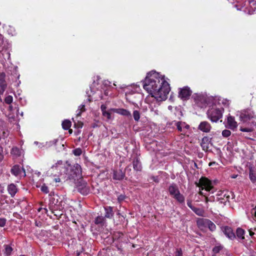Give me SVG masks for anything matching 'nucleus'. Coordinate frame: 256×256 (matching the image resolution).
<instances>
[{
    "label": "nucleus",
    "mask_w": 256,
    "mask_h": 256,
    "mask_svg": "<svg viewBox=\"0 0 256 256\" xmlns=\"http://www.w3.org/2000/svg\"><path fill=\"white\" fill-rule=\"evenodd\" d=\"M143 87L158 102L166 100L170 91V84L164 80V76L156 71H152L148 74Z\"/></svg>",
    "instance_id": "nucleus-1"
},
{
    "label": "nucleus",
    "mask_w": 256,
    "mask_h": 256,
    "mask_svg": "<svg viewBox=\"0 0 256 256\" xmlns=\"http://www.w3.org/2000/svg\"><path fill=\"white\" fill-rule=\"evenodd\" d=\"M168 191L170 196L176 200L180 204L184 203L185 200L184 197L180 194L178 186L176 184H171L168 188Z\"/></svg>",
    "instance_id": "nucleus-2"
},
{
    "label": "nucleus",
    "mask_w": 256,
    "mask_h": 256,
    "mask_svg": "<svg viewBox=\"0 0 256 256\" xmlns=\"http://www.w3.org/2000/svg\"><path fill=\"white\" fill-rule=\"evenodd\" d=\"M196 184L197 186L200 188L199 194L200 195H204L202 191V190L204 189L207 192H210L211 190H212L214 188L212 186V182L206 178H201L198 182H196Z\"/></svg>",
    "instance_id": "nucleus-3"
},
{
    "label": "nucleus",
    "mask_w": 256,
    "mask_h": 256,
    "mask_svg": "<svg viewBox=\"0 0 256 256\" xmlns=\"http://www.w3.org/2000/svg\"><path fill=\"white\" fill-rule=\"evenodd\" d=\"M238 113L239 114H238L237 115L239 116L240 120L244 123L252 120L256 117L254 111L251 109L244 110Z\"/></svg>",
    "instance_id": "nucleus-4"
},
{
    "label": "nucleus",
    "mask_w": 256,
    "mask_h": 256,
    "mask_svg": "<svg viewBox=\"0 0 256 256\" xmlns=\"http://www.w3.org/2000/svg\"><path fill=\"white\" fill-rule=\"evenodd\" d=\"M223 110V108H212L208 111V116L212 122H217L222 118Z\"/></svg>",
    "instance_id": "nucleus-5"
},
{
    "label": "nucleus",
    "mask_w": 256,
    "mask_h": 256,
    "mask_svg": "<svg viewBox=\"0 0 256 256\" xmlns=\"http://www.w3.org/2000/svg\"><path fill=\"white\" fill-rule=\"evenodd\" d=\"M198 225L200 228L204 226L208 228L211 231H214L216 228V226L212 221L208 219L201 218L198 221Z\"/></svg>",
    "instance_id": "nucleus-6"
},
{
    "label": "nucleus",
    "mask_w": 256,
    "mask_h": 256,
    "mask_svg": "<svg viewBox=\"0 0 256 256\" xmlns=\"http://www.w3.org/2000/svg\"><path fill=\"white\" fill-rule=\"evenodd\" d=\"M82 168L80 165L78 164H74L72 168L70 178L76 179L82 177Z\"/></svg>",
    "instance_id": "nucleus-7"
},
{
    "label": "nucleus",
    "mask_w": 256,
    "mask_h": 256,
    "mask_svg": "<svg viewBox=\"0 0 256 256\" xmlns=\"http://www.w3.org/2000/svg\"><path fill=\"white\" fill-rule=\"evenodd\" d=\"M192 93V90L188 86H184L182 88H180L179 91L178 96L179 97L184 100H186L189 98Z\"/></svg>",
    "instance_id": "nucleus-8"
},
{
    "label": "nucleus",
    "mask_w": 256,
    "mask_h": 256,
    "mask_svg": "<svg viewBox=\"0 0 256 256\" xmlns=\"http://www.w3.org/2000/svg\"><path fill=\"white\" fill-rule=\"evenodd\" d=\"M176 125L178 131L181 132L182 134L184 136L187 134L188 130L190 128L189 125L182 122H176Z\"/></svg>",
    "instance_id": "nucleus-9"
},
{
    "label": "nucleus",
    "mask_w": 256,
    "mask_h": 256,
    "mask_svg": "<svg viewBox=\"0 0 256 256\" xmlns=\"http://www.w3.org/2000/svg\"><path fill=\"white\" fill-rule=\"evenodd\" d=\"M226 127L232 130H234L237 128L238 123L234 117L231 116H228Z\"/></svg>",
    "instance_id": "nucleus-10"
},
{
    "label": "nucleus",
    "mask_w": 256,
    "mask_h": 256,
    "mask_svg": "<svg viewBox=\"0 0 256 256\" xmlns=\"http://www.w3.org/2000/svg\"><path fill=\"white\" fill-rule=\"evenodd\" d=\"M78 190L82 194H86L88 191L87 184L83 180L79 182L78 185Z\"/></svg>",
    "instance_id": "nucleus-11"
},
{
    "label": "nucleus",
    "mask_w": 256,
    "mask_h": 256,
    "mask_svg": "<svg viewBox=\"0 0 256 256\" xmlns=\"http://www.w3.org/2000/svg\"><path fill=\"white\" fill-rule=\"evenodd\" d=\"M211 126L208 122H202L198 126V129L204 132H208L211 130Z\"/></svg>",
    "instance_id": "nucleus-12"
},
{
    "label": "nucleus",
    "mask_w": 256,
    "mask_h": 256,
    "mask_svg": "<svg viewBox=\"0 0 256 256\" xmlns=\"http://www.w3.org/2000/svg\"><path fill=\"white\" fill-rule=\"evenodd\" d=\"M6 74L4 72H0V94H2L6 88L5 80Z\"/></svg>",
    "instance_id": "nucleus-13"
},
{
    "label": "nucleus",
    "mask_w": 256,
    "mask_h": 256,
    "mask_svg": "<svg viewBox=\"0 0 256 256\" xmlns=\"http://www.w3.org/2000/svg\"><path fill=\"white\" fill-rule=\"evenodd\" d=\"M210 139L208 136H204L202 138L200 146L203 150L207 152L209 150Z\"/></svg>",
    "instance_id": "nucleus-14"
},
{
    "label": "nucleus",
    "mask_w": 256,
    "mask_h": 256,
    "mask_svg": "<svg viewBox=\"0 0 256 256\" xmlns=\"http://www.w3.org/2000/svg\"><path fill=\"white\" fill-rule=\"evenodd\" d=\"M223 232L225 235L229 238L232 240L235 238L236 236L232 228L228 226H225L223 228Z\"/></svg>",
    "instance_id": "nucleus-15"
},
{
    "label": "nucleus",
    "mask_w": 256,
    "mask_h": 256,
    "mask_svg": "<svg viewBox=\"0 0 256 256\" xmlns=\"http://www.w3.org/2000/svg\"><path fill=\"white\" fill-rule=\"evenodd\" d=\"M6 116L8 117L9 121L10 122H14L15 121V116L13 110L12 106H10L8 109Z\"/></svg>",
    "instance_id": "nucleus-16"
},
{
    "label": "nucleus",
    "mask_w": 256,
    "mask_h": 256,
    "mask_svg": "<svg viewBox=\"0 0 256 256\" xmlns=\"http://www.w3.org/2000/svg\"><path fill=\"white\" fill-rule=\"evenodd\" d=\"M111 110L124 116H131V113L130 112L124 108H114L112 109Z\"/></svg>",
    "instance_id": "nucleus-17"
},
{
    "label": "nucleus",
    "mask_w": 256,
    "mask_h": 256,
    "mask_svg": "<svg viewBox=\"0 0 256 256\" xmlns=\"http://www.w3.org/2000/svg\"><path fill=\"white\" fill-rule=\"evenodd\" d=\"M124 174L121 170L114 171V172L113 178L116 180H121L124 178Z\"/></svg>",
    "instance_id": "nucleus-18"
},
{
    "label": "nucleus",
    "mask_w": 256,
    "mask_h": 256,
    "mask_svg": "<svg viewBox=\"0 0 256 256\" xmlns=\"http://www.w3.org/2000/svg\"><path fill=\"white\" fill-rule=\"evenodd\" d=\"M104 210L106 212L104 217L107 218H112L114 214L112 208L111 206H106L104 208Z\"/></svg>",
    "instance_id": "nucleus-19"
},
{
    "label": "nucleus",
    "mask_w": 256,
    "mask_h": 256,
    "mask_svg": "<svg viewBox=\"0 0 256 256\" xmlns=\"http://www.w3.org/2000/svg\"><path fill=\"white\" fill-rule=\"evenodd\" d=\"M8 193L11 195L12 197H14L16 194V186L13 184H10L8 186Z\"/></svg>",
    "instance_id": "nucleus-20"
},
{
    "label": "nucleus",
    "mask_w": 256,
    "mask_h": 256,
    "mask_svg": "<svg viewBox=\"0 0 256 256\" xmlns=\"http://www.w3.org/2000/svg\"><path fill=\"white\" fill-rule=\"evenodd\" d=\"M222 194H223L222 198H224V200L228 201L230 198H233V194L231 192L228 190H223L222 192Z\"/></svg>",
    "instance_id": "nucleus-21"
},
{
    "label": "nucleus",
    "mask_w": 256,
    "mask_h": 256,
    "mask_svg": "<svg viewBox=\"0 0 256 256\" xmlns=\"http://www.w3.org/2000/svg\"><path fill=\"white\" fill-rule=\"evenodd\" d=\"M26 176V172L23 168V166H17V176H18L20 178H24Z\"/></svg>",
    "instance_id": "nucleus-22"
},
{
    "label": "nucleus",
    "mask_w": 256,
    "mask_h": 256,
    "mask_svg": "<svg viewBox=\"0 0 256 256\" xmlns=\"http://www.w3.org/2000/svg\"><path fill=\"white\" fill-rule=\"evenodd\" d=\"M133 168L137 171H140L142 170L141 164L138 158L134 160L133 161Z\"/></svg>",
    "instance_id": "nucleus-23"
},
{
    "label": "nucleus",
    "mask_w": 256,
    "mask_h": 256,
    "mask_svg": "<svg viewBox=\"0 0 256 256\" xmlns=\"http://www.w3.org/2000/svg\"><path fill=\"white\" fill-rule=\"evenodd\" d=\"M236 233L237 236L239 238L242 239V240H244V231L242 228H238L236 230Z\"/></svg>",
    "instance_id": "nucleus-24"
},
{
    "label": "nucleus",
    "mask_w": 256,
    "mask_h": 256,
    "mask_svg": "<svg viewBox=\"0 0 256 256\" xmlns=\"http://www.w3.org/2000/svg\"><path fill=\"white\" fill-rule=\"evenodd\" d=\"M62 128L65 130H68L71 126V122L67 120L63 121L62 123Z\"/></svg>",
    "instance_id": "nucleus-25"
},
{
    "label": "nucleus",
    "mask_w": 256,
    "mask_h": 256,
    "mask_svg": "<svg viewBox=\"0 0 256 256\" xmlns=\"http://www.w3.org/2000/svg\"><path fill=\"white\" fill-rule=\"evenodd\" d=\"M192 210L199 216H202L204 214V210L202 208L194 206Z\"/></svg>",
    "instance_id": "nucleus-26"
},
{
    "label": "nucleus",
    "mask_w": 256,
    "mask_h": 256,
    "mask_svg": "<svg viewBox=\"0 0 256 256\" xmlns=\"http://www.w3.org/2000/svg\"><path fill=\"white\" fill-rule=\"evenodd\" d=\"M104 220H105V219H104V218L102 216H97L95 220H94V222L96 224H104Z\"/></svg>",
    "instance_id": "nucleus-27"
},
{
    "label": "nucleus",
    "mask_w": 256,
    "mask_h": 256,
    "mask_svg": "<svg viewBox=\"0 0 256 256\" xmlns=\"http://www.w3.org/2000/svg\"><path fill=\"white\" fill-rule=\"evenodd\" d=\"M4 247V254L7 256L10 255L12 252V248L9 245L5 244Z\"/></svg>",
    "instance_id": "nucleus-28"
},
{
    "label": "nucleus",
    "mask_w": 256,
    "mask_h": 256,
    "mask_svg": "<svg viewBox=\"0 0 256 256\" xmlns=\"http://www.w3.org/2000/svg\"><path fill=\"white\" fill-rule=\"evenodd\" d=\"M173 112L176 116L178 119H180V117L182 116V112L180 110V108H174V111H173Z\"/></svg>",
    "instance_id": "nucleus-29"
},
{
    "label": "nucleus",
    "mask_w": 256,
    "mask_h": 256,
    "mask_svg": "<svg viewBox=\"0 0 256 256\" xmlns=\"http://www.w3.org/2000/svg\"><path fill=\"white\" fill-rule=\"evenodd\" d=\"M249 178L252 182L254 183L256 182V174L252 170L250 171Z\"/></svg>",
    "instance_id": "nucleus-30"
},
{
    "label": "nucleus",
    "mask_w": 256,
    "mask_h": 256,
    "mask_svg": "<svg viewBox=\"0 0 256 256\" xmlns=\"http://www.w3.org/2000/svg\"><path fill=\"white\" fill-rule=\"evenodd\" d=\"M133 116L134 120L138 122L140 118V112L136 110H134L133 112Z\"/></svg>",
    "instance_id": "nucleus-31"
},
{
    "label": "nucleus",
    "mask_w": 256,
    "mask_h": 256,
    "mask_svg": "<svg viewBox=\"0 0 256 256\" xmlns=\"http://www.w3.org/2000/svg\"><path fill=\"white\" fill-rule=\"evenodd\" d=\"M24 154V150L22 149L18 150L17 149V158L18 156L20 157V160L23 161V158Z\"/></svg>",
    "instance_id": "nucleus-32"
},
{
    "label": "nucleus",
    "mask_w": 256,
    "mask_h": 256,
    "mask_svg": "<svg viewBox=\"0 0 256 256\" xmlns=\"http://www.w3.org/2000/svg\"><path fill=\"white\" fill-rule=\"evenodd\" d=\"M58 142V140L57 139H54L52 140H51V141H50V142H46V148H48V147H50L51 146H52L54 145V144H56V143L57 142Z\"/></svg>",
    "instance_id": "nucleus-33"
},
{
    "label": "nucleus",
    "mask_w": 256,
    "mask_h": 256,
    "mask_svg": "<svg viewBox=\"0 0 256 256\" xmlns=\"http://www.w3.org/2000/svg\"><path fill=\"white\" fill-rule=\"evenodd\" d=\"M222 246L220 245L216 246L212 249V251L214 254H217L222 249Z\"/></svg>",
    "instance_id": "nucleus-34"
},
{
    "label": "nucleus",
    "mask_w": 256,
    "mask_h": 256,
    "mask_svg": "<svg viewBox=\"0 0 256 256\" xmlns=\"http://www.w3.org/2000/svg\"><path fill=\"white\" fill-rule=\"evenodd\" d=\"M231 134V132L230 130H224L222 132V136L224 138H228Z\"/></svg>",
    "instance_id": "nucleus-35"
},
{
    "label": "nucleus",
    "mask_w": 256,
    "mask_h": 256,
    "mask_svg": "<svg viewBox=\"0 0 256 256\" xmlns=\"http://www.w3.org/2000/svg\"><path fill=\"white\" fill-rule=\"evenodd\" d=\"M73 154L76 156H80L82 153V150L80 148H77L73 150Z\"/></svg>",
    "instance_id": "nucleus-36"
},
{
    "label": "nucleus",
    "mask_w": 256,
    "mask_h": 256,
    "mask_svg": "<svg viewBox=\"0 0 256 256\" xmlns=\"http://www.w3.org/2000/svg\"><path fill=\"white\" fill-rule=\"evenodd\" d=\"M102 115L108 120H110L111 118V112L109 110L104 111V112L102 113Z\"/></svg>",
    "instance_id": "nucleus-37"
},
{
    "label": "nucleus",
    "mask_w": 256,
    "mask_h": 256,
    "mask_svg": "<svg viewBox=\"0 0 256 256\" xmlns=\"http://www.w3.org/2000/svg\"><path fill=\"white\" fill-rule=\"evenodd\" d=\"M12 96H8L5 98L4 101L6 103L8 104H10L12 102Z\"/></svg>",
    "instance_id": "nucleus-38"
},
{
    "label": "nucleus",
    "mask_w": 256,
    "mask_h": 256,
    "mask_svg": "<svg viewBox=\"0 0 256 256\" xmlns=\"http://www.w3.org/2000/svg\"><path fill=\"white\" fill-rule=\"evenodd\" d=\"M240 130L242 132H252L253 130V129L252 128H249V127L248 128H244L241 127Z\"/></svg>",
    "instance_id": "nucleus-39"
},
{
    "label": "nucleus",
    "mask_w": 256,
    "mask_h": 256,
    "mask_svg": "<svg viewBox=\"0 0 256 256\" xmlns=\"http://www.w3.org/2000/svg\"><path fill=\"white\" fill-rule=\"evenodd\" d=\"M41 190L46 194H48L49 192L48 186H46L44 184L42 186L41 188Z\"/></svg>",
    "instance_id": "nucleus-40"
},
{
    "label": "nucleus",
    "mask_w": 256,
    "mask_h": 256,
    "mask_svg": "<svg viewBox=\"0 0 256 256\" xmlns=\"http://www.w3.org/2000/svg\"><path fill=\"white\" fill-rule=\"evenodd\" d=\"M34 144L38 146V148H42L46 147V143H40L38 142H34Z\"/></svg>",
    "instance_id": "nucleus-41"
},
{
    "label": "nucleus",
    "mask_w": 256,
    "mask_h": 256,
    "mask_svg": "<svg viewBox=\"0 0 256 256\" xmlns=\"http://www.w3.org/2000/svg\"><path fill=\"white\" fill-rule=\"evenodd\" d=\"M4 159V150L3 148L0 146V162Z\"/></svg>",
    "instance_id": "nucleus-42"
},
{
    "label": "nucleus",
    "mask_w": 256,
    "mask_h": 256,
    "mask_svg": "<svg viewBox=\"0 0 256 256\" xmlns=\"http://www.w3.org/2000/svg\"><path fill=\"white\" fill-rule=\"evenodd\" d=\"M6 220L4 218H0V226L3 227L6 224Z\"/></svg>",
    "instance_id": "nucleus-43"
},
{
    "label": "nucleus",
    "mask_w": 256,
    "mask_h": 256,
    "mask_svg": "<svg viewBox=\"0 0 256 256\" xmlns=\"http://www.w3.org/2000/svg\"><path fill=\"white\" fill-rule=\"evenodd\" d=\"M176 256H182V250L181 249H176Z\"/></svg>",
    "instance_id": "nucleus-44"
},
{
    "label": "nucleus",
    "mask_w": 256,
    "mask_h": 256,
    "mask_svg": "<svg viewBox=\"0 0 256 256\" xmlns=\"http://www.w3.org/2000/svg\"><path fill=\"white\" fill-rule=\"evenodd\" d=\"M80 110L81 112H84L85 111V106L84 104H82L79 106L78 111Z\"/></svg>",
    "instance_id": "nucleus-45"
},
{
    "label": "nucleus",
    "mask_w": 256,
    "mask_h": 256,
    "mask_svg": "<svg viewBox=\"0 0 256 256\" xmlns=\"http://www.w3.org/2000/svg\"><path fill=\"white\" fill-rule=\"evenodd\" d=\"M187 205L191 209H192L194 206H192V201L190 200H187Z\"/></svg>",
    "instance_id": "nucleus-46"
},
{
    "label": "nucleus",
    "mask_w": 256,
    "mask_h": 256,
    "mask_svg": "<svg viewBox=\"0 0 256 256\" xmlns=\"http://www.w3.org/2000/svg\"><path fill=\"white\" fill-rule=\"evenodd\" d=\"M151 111L154 113V114H158L159 110L158 109L154 110V108H151Z\"/></svg>",
    "instance_id": "nucleus-47"
},
{
    "label": "nucleus",
    "mask_w": 256,
    "mask_h": 256,
    "mask_svg": "<svg viewBox=\"0 0 256 256\" xmlns=\"http://www.w3.org/2000/svg\"><path fill=\"white\" fill-rule=\"evenodd\" d=\"M214 199V197H212V198H208V197H206L205 201H206V203H208V202H212V201H213Z\"/></svg>",
    "instance_id": "nucleus-48"
},
{
    "label": "nucleus",
    "mask_w": 256,
    "mask_h": 256,
    "mask_svg": "<svg viewBox=\"0 0 256 256\" xmlns=\"http://www.w3.org/2000/svg\"><path fill=\"white\" fill-rule=\"evenodd\" d=\"M124 198H125V196H124V195H120L118 197V202H122V201L124 200Z\"/></svg>",
    "instance_id": "nucleus-49"
},
{
    "label": "nucleus",
    "mask_w": 256,
    "mask_h": 256,
    "mask_svg": "<svg viewBox=\"0 0 256 256\" xmlns=\"http://www.w3.org/2000/svg\"><path fill=\"white\" fill-rule=\"evenodd\" d=\"M16 166H14L11 169V172L14 175L16 176Z\"/></svg>",
    "instance_id": "nucleus-50"
},
{
    "label": "nucleus",
    "mask_w": 256,
    "mask_h": 256,
    "mask_svg": "<svg viewBox=\"0 0 256 256\" xmlns=\"http://www.w3.org/2000/svg\"><path fill=\"white\" fill-rule=\"evenodd\" d=\"M100 108H101V110H102V113H103L104 112V111H106V107L105 105L104 104H102L100 106Z\"/></svg>",
    "instance_id": "nucleus-51"
},
{
    "label": "nucleus",
    "mask_w": 256,
    "mask_h": 256,
    "mask_svg": "<svg viewBox=\"0 0 256 256\" xmlns=\"http://www.w3.org/2000/svg\"><path fill=\"white\" fill-rule=\"evenodd\" d=\"M252 214L256 218V208H253L252 210Z\"/></svg>",
    "instance_id": "nucleus-52"
},
{
    "label": "nucleus",
    "mask_w": 256,
    "mask_h": 256,
    "mask_svg": "<svg viewBox=\"0 0 256 256\" xmlns=\"http://www.w3.org/2000/svg\"><path fill=\"white\" fill-rule=\"evenodd\" d=\"M222 191H220L218 192V196H220V198H222V200H224V198H222L223 196V194H222Z\"/></svg>",
    "instance_id": "nucleus-53"
},
{
    "label": "nucleus",
    "mask_w": 256,
    "mask_h": 256,
    "mask_svg": "<svg viewBox=\"0 0 256 256\" xmlns=\"http://www.w3.org/2000/svg\"><path fill=\"white\" fill-rule=\"evenodd\" d=\"M222 191H220L218 192V196H220V198H222V200H224V198H222L223 196V194H222Z\"/></svg>",
    "instance_id": "nucleus-54"
},
{
    "label": "nucleus",
    "mask_w": 256,
    "mask_h": 256,
    "mask_svg": "<svg viewBox=\"0 0 256 256\" xmlns=\"http://www.w3.org/2000/svg\"><path fill=\"white\" fill-rule=\"evenodd\" d=\"M222 104L224 105L228 106L230 104L229 101L227 100H223Z\"/></svg>",
    "instance_id": "nucleus-55"
},
{
    "label": "nucleus",
    "mask_w": 256,
    "mask_h": 256,
    "mask_svg": "<svg viewBox=\"0 0 256 256\" xmlns=\"http://www.w3.org/2000/svg\"><path fill=\"white\" fill-rule=\"evenodd\" d=\"M174 108H174V107H173V106H168V109L170 110L172 112H173V111H174Z\"/></svg>",
    "instance_id": "nucleus-56"
},
{
    "label": "nucleus",
    "mask_w": 256,
    "mask_h": 256,
    "mask_svg": "<svg viewBox=\"0 0 256 256\" xmlns=\"http://www.w3.org/2000/svg\"><path fill=\"white\" fill-rule=\"evenodd\" d=\"M82 112H81L80 110L76 111V116H79L81 115V114Z\"/></svg>",
    "instance_id": "nucleus-57"
},
{
    "label": "nucleus",
    "mask_w": 256,
    "mask_h": 256,
    "mask_svg": "<svg viewBox=\"0 0 256 256\" xmlns=\"http://www.w3.org/2000/svg\"><path fill=\"white\" fill-rule=\"evenodd\" d=\"M250 236H252L254 234V232H252V231H250Z\"/></svg>",
    "instance_id": "nucleus-58"
},
{
    "label": "nucleus",
    "mask_w": 256,
    "mask_h": 256,
    "mask_svg": "<svg viewBox=\"0 0 256 256\" xmlns=\"http://www.w3.org/2000/svg\"><path fill=\"white\" fill-rule=\"evenodd\" d=\"M26 103V100H24V102H22V104H24Z\"/></svg>",
    "instance_id": "nucleus-59"
},
{
    "label": "nucleus",
    "mask_w": 256,
    "mask_h": 256,
    "mask_svg": "<svg viewBox=\"0 0 256 256\" xmlns=\"http://www.w3.org/2000/svg\"><path fill=\"white\" fill-rule=\"evenodd\" d=\"M62 160H60V161H58V164H62Z\"/></svg>",
    "instance_id": "nucleus-60"
},
{
    "label": "nucleus",
    "mask_w": 256,
    "mask_h": 256,
    "mask_svg": "<svg viewBox=\"0 0 256 256\" xmlns=\"http://www.w3.org/2000/svg\"><path fill=\"white\" fill-rule=\"evenodd\" d=\"M55 180H56V182H60V179L59 178H56Z\"/></svg>",
    "instance_id": "nucleus-61"
},
{
    "label": "nucleus",
    "mask_w": 256,
    "mask_h": 256,
    "mask_svg": "<svg viewBox=\"0 0 256 256\" xmlns=\"http://www.w3.org/2000/svg\"><path fill=\"white\" fill-rule=\"evenodd\" d=\"M82 124L81 123L80 124L79 128H82Z\"/></svg>",
    "instance_id": "nucleus-62"
},
{
    "label": "nucleus",
    "mask_w": 256,
    "mask_h": 256,
    "mask_svg": "<svg viewBox=\"0 0 256 256\" xmlns=\"http://www.w3.org/2000/svg\"><path fill=\"white\" fill-rule=\"evenodd\" d=\"M72 130H71V129H70V130H69V132H70V134H72Z\"/></svg>",
    "instance_id": "nucleus-63"
},
{
    "label": "nucleus",
    "mask_w": 256,
    "mask_h": 256,
    "mask_svg": "<svg viewBox=\"0 0 256 256\" xmlns=\"http://www.w3.org/2000/svg\"><path fill=\"white\" fill-rule=\"evenodd\" d=\"M250 256H256V254H252L250 255Z\"/></svg>",
    "instance_id": "nucleus-64"
}]
</instances>
